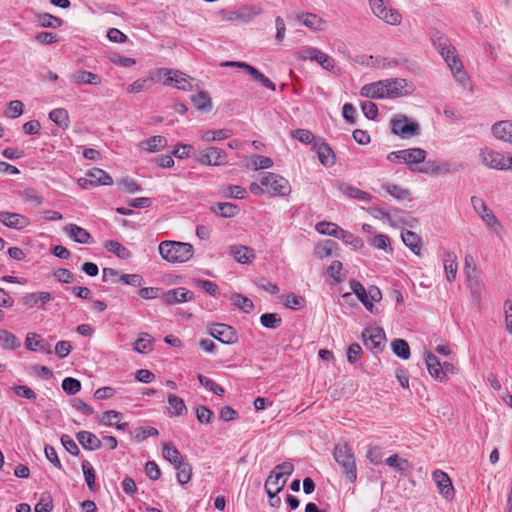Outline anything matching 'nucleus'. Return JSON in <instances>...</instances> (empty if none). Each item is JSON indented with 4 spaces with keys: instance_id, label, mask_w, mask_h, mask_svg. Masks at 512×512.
I'll return each mask as SVG.
<instances>
[{
    "instance_id": "nucleus-1",
    "label": "nucleus",
    "mask_w": 512,
    "mask_h": 512,
    "mask_svg": "<svg viewBox=\"0 0 512 512\" xmlns=\"http://www.w3.org/2000/svg\"><path fill=\"white\" fill-rule=\"evenodd\" d=\"M161 257L170 263H185L194 254V248L190 243L178 241H162L159 244Z\"/></svg>"
},
{
    "instance_id": "nucleus-2",
    "label": "nucleus",
    "mask_w": 512,
    "mask_h": 512,
    "mask_svg": "<svg viewBox=\"0 0 512 512\" xmlns=\"http://www.w3.org/2000/svg\"><path fill=\"white\" fill-rule=\"evenodd\" d=\"M333 457L341 467L347 480L350 483H354L357 480V465L351 445L346 442L336 444L333 450Z\"/></svg>"
},
{
    "instance_id": "nucleus-3",
    "label": "nucleus",
    "mask_w": 512,
    "mask_h": 512,
    "mask_svg": "<svg viewBox=\"0 0 512 512\" xmlns=\"http://www.w3.org/2000/svg\"><path fill=\"white\" fill-rule=\"evenodd\" d=\"M260 182L265 187V192L271 196H288L292 190L289 181L276 173H263Z\"/></svg>"
},
{
    "instance_id": "nucleus-4",
    "label": "nucleus",
    "mask_w": 512,
    "mask_h": 512,
    "mask_svg": "<svg viewBox=\"0 0 512 512\" xmlns=\"http://www.w3.org/2000/svg\"><path fill=\"white\" fill-rule=\"evenodd\" d=\"M391 132L402 139H409L420 133V125L404 114H396L390 120Z\"/></svg>"
},
{
    "instance_id": "nucleus-5",
    "label": "nucleus",
    "mask_w": 512,
    "mask_h": 512,
    "mask_svg": "<svg viewBox=\"0 0 512 512\" xmlns=\"http://www.w3.org/2000/svg\"><path fill=\"white\" fill-rule=\"evenodd\" d=\"M369 5L373 14L386 24L393 26L401 24V13L397 9L392 8L388 0H369Z\"/></svg>"
},
{
    "instance_id": "nucleus-6",
    "label": "nucleus",
    "mask_w": 512,
    "mask_h": 512,
    "mask_svg": "<svg viewBox=\"0 0 512 512\" xmlns=\"http://www.w3.org/2000/svg\"><path fill=\"white\" fill-rule=\"evenodd\" d=\"M350 288L364 307L371 313H374V302H379L382 298L381 291L376 286H370L368 290L357 280L349 282Z\"/></svg>"
},
{
    "instance_id": "nucleus-7",
    "label": "nucleus",
    "mask_w": 512,
    "mask_h": 512,
    "mask_svg": "<svg viewBox=\"0 0 512 512\" xmlns=\"http://www.w3.org/2000/svg\"><path fill=\"white\" fill-rule=\"evenodd\" d=\"M479 158L483 165L491 169L507 170L512 168V154H504L484 148L479 153Z\"/></svg>"
},
{
    "instance_id": "nucleus-8",
    "label": "nucleus",
    "mask_w": 512,
    "mask_h": 512,
    "mask_svg": "<svg viewBox=\"0 0 512 512\" xmlns=\"http://www.w3.org/2000/svg\"><path fill=\"white\" fill-rule=\"evenodd\" d=\"M447 66L450 68L451 73L455 80L459 82L463 87H466L469 82V77L464 69V66L457 54L455 47L446 51L445 54L441 55Z\"/></svg>"
},
{
    "instance_id": "nucleus-9",
    "label": "nucleus",
    "mask_w": 512,
    "mask_h": 512,
    "mask_svg": "<svg viewBox=\"0 0 512 512\" xmlns=\"http://www.w3.org/2000/svg\"><path fill=\"white\" fill-rule=\"evenodd\" d=\"M386 99H395L410 95L414 91V86L404 78L385 79Z\"/></svg>"
},
{
    "instance_id": "nucleus-10",
    "label": "nucleus",
    "mask_w": 512,
    "mask_h": 512,
    "mask_svg": "<svg viewBox=\"0 0 512 512\" xmlns=\"http://www.w3.org/2000/svg\"><path fill=\"white\" fill-rule=\"evenodd\" d=\"M156 74L166 77V79L163 81L165 86H170L174 83L178 89L184 91H191L193 88L190 82V78L178 70L160 68L156 71Z\"/></svg>"
},
{
    "instance_id": "nucleus-11",
    "label": "nucleus",
    "mask_w": 512,
    "mask_h": 512,
    "mask_svg": "<svg viewBox=\"0 0 512 512\" xmlns=\"http://www.w3.org/2000/svg\"><path fill=\"white\" fill-rule=\"evenodd\" d=\"M385 332L380 327L366 328L362 332V339L366 348L378 353L381 352L385 345Z\"/></svg>"
},
{
    "instance_id": "nucleus-12",
    "label": "nucleus",
    "mask_w": 512,
    "mask_h": 512,
    "mask_svg": "<svg viewBox=\"0 0 512 512\" xmlns=\"http://www.w3.org/2000/svg\"><path fill=\"white\" fill-rule=\"evenodd\" d=\"M471 204L487 227L493 229L496 233H499L501 230L500 222L485 202L481 198L473 196L471 197Z\"/></svg>"
},
{
    "instance_id": "nucleus-13",
    "label": "nucleus",
    "mask_w": 512,
    "mask_h": 512,
    "mask_svg": "<svg viewBox=\"0 0 512 512\" xmlns=\"http://www.w3.org/2000/svg\"><path fill=\"white\" fill-rule=\"evenodd\" d=\"M226 158L227 155L224 150L211 146L200 151L196 159L201 165L221 166L227 164Z\"/></svg>"
},
{
    "instance_id": "nucleus-14",
    "label": "nucleus",
    "mask_w": 512,
    "mask_h": 512,
    "mask_svg": "<svg viewBox=\"0 0 512 512\" xmlns=\"http://www.w3.org/2000/svg\"><path fill=\"white\" fill-rule=\"evenodd\" d=\"M223 67H237L244 69L250 76H252L256 81L260 82L264 87L271 91L276 90L275 84L267 78L264 74L258 71L255 67L245 63V62H237V61H225L221 63Z\"/></svg>"
},
{
    "instance_id": "nucleus-15",
    "label": "nucleus",
    "mask_w": 512,
    "mask_h": 512,
    "mask_svg": "<svg viewBox=\"0 0 512 512\" xmlns=\"http://www.w3.org/2000/svg\"><path fill=\"white\" fill-rule=\"evenodd\" d=\"M210 335L223 344H234L238 341L236 330L227 324H214L209 331Z\"/></svg>"
},
{
    "instance_id": "nucleus-16",
    "label": "nucleus",
    "mask_w": 512,
    "mask_h": 512,
    "mask_svg": "<svg viewBox=\"0 0 512 512\" xmlns=\"http://www.w3.org/2000/svg\"><path fill=\"white\" fill-rule=\"evenodd\" d=\"M333 187L339 193H341L351 199H356V200H359V201H362L365 203H368L372 200V196L369 193H367L361 189H358L357 187H355L349 183H346L343 181H335L333 183Z\"/></svg>"
},
{
    "instance_id": "nucleus-17",
    "label": "nucleus",
    "mask_w": 512,
    "mask_h": 512,
    "mask_svg": "<svg viewBox=\"0 0 512 512\" xmlns=\"http://www.w3.org/2000/svg\"><path fill=\"white\" fill-rule=\"evenodd\" d=\"M458 169L448 161L433 160L428 161L425 166L420 167L418 172L432 175H446L456 172Z\"/></svg>"
},
{
    "instance_id": "nucleus-18",
    "label": "nucleus",
    "mask_w": 512,
    "mask_h": 512,
    "mask_svg": "<svg viewBox=\"0 0 512 512\" xmlns=\"http://www.w3.org/2000/svg\"><path fill=\"white\" fill-rule=\"evenodd\" d=\"M432 478L437 485L439 493L446 500H452L454 498L455 491L448 474L442 470H435L432 473Z\"/></svg>"
},
{
    "instance_id": "nucleus-19",
    "label": "nucleus",
    "mask_w": 512,
    "mask_h": 512,
    "mask_svg": "<svg viewBox=\"0 0 512 512\" xmlns=\"http://www.w3.org/2000/svg\"><path fill=\"white\" fill-rule=\"evenodd\" d=\"M193 299V293L184 287L171 289L162 294V301L166 305L184 303Z\"/></svg>"
},
{
    "instance_id": "nucleus-20",
    "label": "nucleus",
    "mask_w": 512,
    "mask_h": 512,
    "mask_svg": "<svg viewBox=\"0 0 512 512\" xmlns=\"http://www.w3.org/2000/svg\"><path fill=\"white\" fill-rule=\"evenodd\" d=\"M0 222L6 227L13 229H24L30 224V220L19 213L3 211L0 212Z\"/></svg>"
},
{
    "instance_id": "nucleus-21",
    "label": "nucleus",
    "mask_w": 512,
    "mask_h": 512,
    "mask_svg": "<svg viewBox=\"0 0 512 512\" xmlns=\"http://www.w3.org/2000/svg\"><path fill=\"white\" fill-rule=\"evenodd\" d=\"M314 149H316L319 161L322 165L331 167L335 164L334 152L323 139H318L314 142Z\"/></svg>"
},
{
    "instance_id": "nucleus-22",
    "label": "nucleus",
    "mask_w": 512,
    "mask_h": 512,
    "mask_svg": "<svg viewBox=\"0 0 512 512\" xmlns=\"http://www.w3.org/2000/svg\"><path fill=\"white\" fill-rule=\"evenodd\" d=\"M427 152L421 148L403 149V163L406 164L410 170L417 171L414 165L423 163L426 159Z\"/></svg>"
},
{
    "instance_id": "nucleus-23",
    "label": "nucleus",
    "mask_w": 512,
    "mask_h": 512,
    "mask_svg": "<svg viewBox=\"0 0 512 512\" xmlns=\"http://www.w3.org/2000/svg\"><path fill=\"white\" fill-rule=\"evenodd\" d=\"M429 36L433 46L440 53V55L445 54L448 50L451 51V49L454 47L450 39L438 29H430Z\"/></svg>"
},
{
    "instance_id": "nucleus-24",
    "label": "nucleus",
    "mask_w": 512,
    "mask_h": 512,
    "mask_svg": "<svg viewBox=\"0 0 512 512\" xmlns=\"http://www.w3.org/2000/svg\"><path fill=\"white\" fill-rule=\"evenodd\" d=\"M360 95L372 99H386L384 80L364 85L360 90Z\"/></svg>"
},
{
    "instance_id": "nucleus-25",
    "label": "nucleus",
    "mask_w": 512,
    "mask_h": 512,
    "mask_svg": "<svg viewBox=\"0 0 512 512\" xmlns=\"http://www.w3.org/2000/svg\"><path fill=\"white\" fill-rule=\"evenodd\" d=\"M64 232L77 243L88 244L92 242V236L90 233L76 224L66 225L64 227Z\"/></svg>"
},
{
    "instance_id": "nucleus-26",
    "label": "nucleus",
    "mask_w": 512,
    "mask_h": 512,
    "mask_svg": "<svg viewBox=\"0 0 512 512\" xmlns=\"http://www.w3.org/2000/svg\"><path fill=\"white\" fill-rule=\"evenodd\" d=\"M491 131L497 139L512 143V121L502 120L496 122L492 126Z\"/></svg>"
},
{
    "instance_id": "nucleus-27",
    "label": "nucleus",
    "mask_w": 512,
    "mask_h": 512,
    "mask_svg": "<svg viewBox=\"0 0 512 512\" xmlns=\"http://www.w3.org/2000/svg\"><path fill=\"white\" fill-rule=\"evenodd\" d=\"M230 254L241 264L250 263L255 258L253 249L243 245H232L230 247Z\"/></svg>"
},
{
    "instance_id": "nucleus-28",
    "label": "nucleus",
    "mask_w": 512,
    "mask_h": 512,
    "mask_svg": "<svg viewBox=\"0 0 512 512\" xmlns=\"http://www.w3.org/2000/svg\"><path fill=\"white\" fill-rule=\"evenodd\" d=\"M70 79L75 84H89V85H99L101 83V78L99 75L85 71L78 70L70 75Z\"/></svg>"
},
{
    "instance_id": "nucleus-29",
    "label": "nucleus",
    "mask_w": 512,
    "mask_h": 512,
    "mask_svg": "<svg viewBox=\"0 0 512 512\" xmlns=\"http://www.w3.org/2000/svg\"><path fill=\"white\" fill-rule=\"evenodd\" d=\"M76 438L86 450H97L101 447V440L92 432L80 431L77 433Z\"/></svg>"
},
{
    "instance_id": "nucleus-30",
    "label": "nucleus",
    "mask_w": 512,
    "mask_h": 512,
    "mask_svg": "<svg viewBox=\"0 0 512 512\" xmlns=\"http://www.w3.org/2000/svg\"><path fill=\"white\" fill-rule=\"evenodd\" d=\"M425 363L428 369L429 374L438 381H443V371L442 364L439 362L438 358L431 352L425 353Z\"/></svg>"
},
{
    "instance_id": "nucleus-31",
    "label": "nucleus",
    "mask_w": 512,
    "mask_h": 512,
    "mask_svg": "<svg viewBox=\"0 0 512 512\" xmlns=\"http://www.w3.org/2000/svg\"><path fill=\"white\" fill-rule=\"evenodd\" d=\"M166 145L167 139L164 136L156 135L142 141L139 144V147L148 152L154 153L161 151L166 147Z\"/></svg>"
},
{
    "instance_id": "nucleus-32",
    "label": "nucleus",
    "mask_w": 512,
    "mask_h": 512,
    "mask_svg": "<svg viewBox=\"0 0 512 512\" xmlns=\"http://www.w3.org/2000/svg\"><path fill=\"white\" fill-rule=\"evenodd\" d=\"M457 269L458 264L456 254L452 251H446L444 256V270L449 282L455 280Z\"/></svg>"
},
{
    "instance_id": "nucleus-33",
    "label": "nucleus",
    "mask_w": 512,
    "mask_h": 512,
    "mask_svg": "<svg viewBox=\"0 0 512 512\" xmlns=\"http://www.w3.org/2000/svg\"><path fill=\"white\" fill-rule=\"evenodd\" d=\"M297 20L304 26L314 29L323 30L325 22L318 15L314 13H301L297 15Z\"/></svg>"
},
{
    "instance_id": "nucleus-34",
    "label": "nucleus",
    "mask_w": 512,
    "mask_h": 512,
    "mask_svg": "<svg viewBox=\"0 0 512 512\" xmlns=\"http://www.w3.org/2000/svg\"><path fill=\"white\" fill-rule=\"evenodd\" d=\"M86 176L90 177L93 184L110 186L113 184L112 177L100 168H92L86 172Z\"/></svg>"
},
{
    "instance_id": "nucleus-35",
    "label": "nucleus",
    "mask_w": 512,
    "mask_h": 512,
    "mask_svg": "<svg viewBox=\"0 0 512 512\" xmlns=\"http://www.w3.org/2000/svg\"><path fill=\"white\" fill-rule=\"evenodd\" d=\"M232 134L229 129L205 130L201 131L200 137L204 142H214L228 139Z\"/></svg>"
},
{
    "instance_id": "nucleus-36",
    "label": "nucleus",
    "mask_w": 512,
    "mask_h": 512,
    "mask_svg": "<svg viewBox=\"0 0 512 512\" xmlns=\"http://www.w3.org/2000/svg\"><path fill=\"white\" fill-rule=\"evenodd\" d=\"M287 482L286 477H281L276 473L270 472L265 482V491H272V493H279Z\"/></svg>"
},
{
    "instance_id": "nucleus-37",
    "label": "nucleus",
    "mask_w": 512,
    "mask_h": 512,
    "mask_svg": "<svg viewBox=\"0 0 512 512\" xmlns=\"http://www.w3.org/2000/svg\"><path fill=\"white\" fill-rule=\"evenodd\" d=\"M401 238H402V241L404 242V244L410 248V250L415 253L416 255H419L420 254V250H421V239L420 237L410 231V230H406V231H403L402 234H401Z\"/></svg>"
},
{
    "instance_id": "nucleus-38",
    "label": "nucleus",
    "mask_w": 512,
    "mask_h": 512,
    "mask_svg": "<svg viewBox=\"0 0 512 512\" xmlns=\"http://www.w3.org/2000/svg\"><path fill=\"white\" fill-rule=\"evenodd\" d=\"M51 300V294L49 292H37L25 295L21 302L28 308L36 306L39 302L48 303Z\"/></svg>"
},
{
    "instance_id": "nucleus-39",
    "label": "nucleus",
    "mask_w": 512,
    "mask_h": 512,
    "mask_svg": "<svg viewBox=\"0 0 512 512\" xmlns=\"http://www.w3.org/2000/svg\"><path fill=\"white\" fill-rule=\"evenodd\" d=\"M104 247L107 251L113 253L120 259H129L132 256V253L129 249H127L124 245H122L118 241L108 240L105 242Z\"/></svg>"
},
{
    "instance_id": "nucleus-40",
    "label": "nucleus",
    "mask_w": 512,
    "mask_h": 512,
    "mask_svg": "<svg viewBox=\"0 0 512 512\" xmlns=\"http://www.w3.org/2000/svg\"><path fill=\"white\" fill-rule=\"evenodd\" d=\"M163 457L174 466L183 461L179 450L172 443H165L162 448Z\"/></svg>"
},
{
    "instance_id": "nucleus-41",
    "label": "nucleus",
    "mask_w": 512,
    "mask_h": 512,
    "mask_svg": "<svg viewBox=\"0 0 512 512\" xmlns=\"http://www.w3.org/2000/svg\"><path fill=\"white\" fill-rule=\"evenodd\" d=\"M337 248V243L333 240H325L317 244L314 250V254L319 259L328 258L333 254V251Z\"/></svg>"
},
{
    "instance_id": "nucleus-42",
    "label": "nucleus",
    "mask_w": 512,
    "mask_h": 512,
    "mask_svg": "<svg viewBox=\"0 0 512 512\" xmlns=\"http://www.w3.org/2000/svg\"><path fill=\"white\" fill-rule=\"evenodd\" d=\"M49 119L62 129L69 127V115L64 108H56L50 111Z\"/></svg>"
},
{
    "instance_id": "nucleus-43",
    "label": "nucleus",
    "mask_w": 512,
    "mask_h": 512,
    "mask_svg": "<svg viewBox=\"0 0 512 512\" xmlns=\"http://www.w3.org/2000/svg\"><path fill=\"white\" fill-rule=\"evenodd\" d=\"M213 211L222 217L231 218L236 216L240 209L236 204L230 202H220L216 204V206L213 208Z\"/></svg>"
},
{
    "instance_id": "nucleus-44",
    "label": "nucleus",
    "mask_w": 512,
    "mask_h": 512,
    "mask_svg": "<svg viewBox=\"0 0 512 512\" xmlns=\"http://www.w3.org/2000/svg\"><path fill=\"white\" fill-rule=\"evenodd\" d=\"M382 189L397 200H405L410 197V191L393 183L382 184Z\"/></svg>"
},
{
    "instance_id": "nucleus-45",
    "label": "nucleus",
    "mask_w": 512,
    "mask_h": 512,
    "mask_svg": "<svg viewBox=\"0 0 512 512\" xmlns=\"http://www.w3.org/2000/svg\"><path fill=\"white\" fill-rule=\"evenodd\" d=\"M238 11L241 22H250L255 17L259 16L263 12V9L259 5H246L240 7Z\"/></svg>"
},
{
    "instance_id": "nucleus-46",
    "label": "nucleus",
    "mask_w": 512,
    "mask_h": 512,
    "mask_svg": "<svg viewBox=\"0 0 512 512\" xmlns=\"http://www.w3.org/2000/svg\"><path fill=\"white\" fill-rule=\"evenodd\" d=\"M122 417V414L115 410H109L103 413L101 423L108 426L116 425L117 429L124 430L128 423L119 424L118 421Z\"/></svg>"
},
{
    "instance_id": "nucleus-47",
    "label": "nucleus",
    "mask_w": 512,
    "mask_h": 512,
    "mask_svg": "<svg viewBox=\"0 0 512 512\" xmlns=\"http://www.w3.org/2000/svg\"><path fill=\"white\" fill-rule=\"evenodd\" d=\"M193 105L201 111L209 110L212 108V102L209 94L205 91H199L191 97Z\"/></svg>"
},
{
    "instance_id": "nucleus-48",
    "label": "nucleus",
    "mask_w": 512,
    "mask_h": 512,
    "mask_svg": "<svg viewBox=\"0 0 512 512\" xmlns=\"http://www.w3.org/2000/svg\"><path fill=\"white\" fill-rule=\"evenodd\" d=\"M20 340L7 330H0V346L3 349H16L20 347Z\"/></svg>"
},
{
    "instance_id": "nucleus-49",
    "label": "nucleus",
    "mask_w": 512,
    "mask_h": 512,
    "mask_svg": "<svg viewBox=\"0 0 512 512\" xmlns=\"http://www.w3.org/2000/svg\"><path fill=\"white\" fill-rule=\"evenodd\" d=\"M393 353L403 360H407L410 357V347L408 343L403 339H394L391 343Z\"/></svg>"
},
{
    "instance_id": "nucleus-50",
    "label": "nucleus",
    "mask_w": 512,
    "mask_h": 512,
    "mask_svg": "<svg viewBox=\"0 0 512 512\" xmlns=\"http://www.w3.org/2000/svg\"><path fill=\"white\" fill-rule=\"evenodd\" d=\"M231 302L233 305L238 307L244 313H250L254 309V304L251 299L246 296H243L239 293H234L231 296Z\"/></svg>"
},
{
    "instance_id": "nucleus-51",
    "label": "nucleus",
    "mask_w": 512,
    "mask_h": 512,
    "mask_svg": "<svg viewBox=\"0 0 512 512\" xmlns=\"http://www.w3.org/2000/svg\"><path fill=\"white\" fill-rule=\"evenodd\" d=\"M337 239L342 240L345 244L351 245L354 249H360L363 246L361 238L342 228L338 231Z\"/></svg>"
},
{
    "instance_id": "nucleus-52",
    "label": "nucleus",
    "mask_w": 512,
    "mask_h": 512,
    "mask_svg": "<svg viewBox=\"0 0 512 512\" xmlns=\"http://www.w3.org/2000/svg\"><path fill=\"white\" fill-rule=\"evenodd\" d=\"M168 403L172 408L171 414L174 416H181L187 413V407L182 398L174 394L168 395Z\"/></svg>"
},
{
    "instance_id": "nucleus-53",
    "label": "nucleus",
    "mask_w": 512,
    "mask_h": 512,
    "mask_svg": "<svg viewBox=\"0 0 512 512\" xmlns=\"http://www.w3.org/2000/svg\"><path fill=\"white\" fill-rule=\"evenodd\" d=\"M175 469L177 470V480L180 484H186L190 481L192 475V469L189 463L184 460L177 465H175Z\"/></svg>"
},
{
    "instance_id": "nucleus-54",
    "label": "nucleus",
    "mask_w": 512,
    "mask_h": 512,
    "mask_svg": "<svg viewBox=\"0 0 512 512\" xmlns=\"http://www.w3.org/2000/svg\"><path fill=\"white\" fill-rule=\"evenodd\" d=\"M39 25L45 28H58L63 24V20L49 13H41L37 16Z\"/></svg>"
},
{
    "instance_id": "nucleus-55",
    "label": "nucleus",
    "mask_w": 512,
    "mask_h": 512,
    "mask_svg": "<svg viewBox=\"0 0 512 512\" xmlns=\"http://www.w3.org/2000/svg\"><path fill=\"white\" fill-rule=\"evenodd\" d=\"M464 272H465V275L468 279V281L471 283V286L472 285H475V286H478L479 285V281L475 275V272H476V268H475V265H474V259L471 255H466L465 256V260H464Z\"/></svg>"
},
{
    "instance_id": "nucleus-56",
    "label": "nucleus",
    "mask_w": 512,
    "mask_h": 512,
    "mask_svg": "<svg viewBox=\"0 0 512 512\" xmlns=\"http://www.w3.org/2000/svg\"><path fill=\"white\" fill-rule=\"evenodd\" d=\"M222 195L227 198L244 199L247 191L240 185H228L222 188Z\"/></svg>"
},
{
    "instance_id": "nucleus-57",
    "label": "nucleus",
    "mask_w": 512,
    "mask_h": 512,
    "mask_svg": "<svg viewBox=\"0 0 512 512\" xmlns=\"http://www.w3.org/2000/svg\"><path fill=\"white\" fill-rule=\"evenodd\" d=\"M153 82V77L137 79L127 87V91L129 93H140L142 91L149 89L152 86Z\"/></svg>"
},
{
    "instance_id": "nucleus-58",
    "label": "nucleus",
    "mask_w": 512,
    "mask_h": 512,
    "mask_svg": "<svg viewBox=\"0 0 512 512\" xmlns=\"http://www.w3.org/2000/svg\"><path fill=\"white\" fill-rule=\"evenodd\" d=\"M153 338L148 333H143L134 343V350L138 353H147L151 350Z\"/></svg>"
},
{
    "instance_id": "nucleus-59",
    "label": "nucleus",
    "mask_w": 512,
    "mask_h": 512,
    "mask_svg": "<svg viewBox=\"0 0 512 512\" xmlns=\"http://www.w3.org/2000/svg\"><path fill=\"white\" fill-rule=\"evenodd\" d=\"M82 470L87 483L88 488L91 491H95V470L88 460L82 462Z\"/></svg>"
},
{
    "instance_id": "nucleus-60",
    "label": "nucleus",
    "mask_w": 512,
    "mask_h": 512,
    "mask_svg": "<svg viewBox=\"0 0 512 512\" xmlns=\"http://www.w3.org/2000/svg\"><path fill=\"white\" fill-rule=\"evenodd\" d=\"M260 323L266 328L276 329L281 325L282 319L276 313H265L261 315Z\"/></svg>"
},
{
    "instance_id": "nucleus-61",
    "label": "nucleus",
    "mask_w": 512,
    "mask_h": 512,
    "mask_svg": "<svg viewBox=\"0 0 512 512\" xmlns=\"http://www.w3.org/2000/svg\"><path fill=\"white\" fill-rule=\"evenodd\" d=\"M291 137L303 144H313L317 141L314 134L307 129H296L291 132Z\"/></svg>"
},
{
    "instance_id": "nucleus-62",
    "label": "nucleus",
    "mask_w": 512,
    "mask_h": 512,
    "mask_svg": "<svg viewBox=\"0 0 512 512\" xmlns=\"http://www.w3.org/2000/svg\"><path fill=\"white\" fill-rule=\"evenodd\" d=\"M372 61V65L381 69H391L397 67L400 64V61L396 58H388V57H370Z\"/></svg>"
},
{
    "instance_id": "nucleus-63",
    "label": "nucleus",
    "mask_w": 512,
    "mask_h": 512,
    "mask_svg": "<svg viewBox=\"0 0 512 512\" xmlns=\"http://www.w3.org/2000/svg\"><path fill=\"white\" fill-rule=\"evenodd\" d=\"M341 227L332 222H319L316 224V231L323 235H329L337 238L338 231Z\"/></svg>"
},
{
    "instance_id": "nucleus-64",
    "label": "nucleus",
    "mask_w": 512,
    "mask_h": 512,
    "mask_svg": "<svg viewBox=\"0 0 512 512\" xmlns=\"http://www.w3.org/2000/svg\"><path fill=\"white\" fill-rule=\"evenodd\" d=\"M53 508V498L50 493H43L39 502L35 505V512H51Z\"/></svg>"
}]
</instances>
